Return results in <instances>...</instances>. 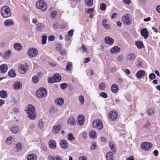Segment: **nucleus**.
<instances>
[{"label": "nucleus", "mask_w": 160, "mask_h": 160, "mask_svg": "<svg viewBox=\"0 0 160 160\" xmlns=\"http://www.w3.org/2000/svg\"><path fill=\"white\" fill-rule=\"evenodd\" d=\"M28 117L31 120H34L36 118L37 113L35 107L31 104H29L26 108Z\"/></svg>", "instance_id": "nucleus-1"}, {"label": "nucleus", "mask_w": 160, "mask_h": 160, "mask_svg": "<svg viewBox=\"0 0 160 160\" xmlns=\"http://www.w3.org/2000/svg\"><path fill=\"white\" fill-rule=\"evenodd\" d=\"M1 13L2 17L4 18L9 17L12 14L10 8L7 6L2 7L1 10Z\"/></svg>", "instance_id": "nucleus-2"}, {"label": "nucleus", "mask_w": 160, "mask_h": 160, "mask_svg": "<svg viewBox=\"0 0 160 160\" xmlns=\"http://www.w3.org/2000/svg\"><path fill=\"white\" fill-rule=\"evenodd\" d=\"M37 8L44 11L47 8V5L46 2L43 0H39L37 1L36 4Z\"/></svg>", "instance_id": "nucleus-3"}, {"label": "nucleus", "mask_w": 160, "mask_h": 160, "mask_svg": "<svg viewBox=\"0 0 160 160\" xmlns=\"http://www.w3.org/2000/svg\"><path fill=\"white\" fill-rule=\"evenodd\" d=\"M61 80V77L60 75L56 74L52 77L49 78L48 79V81L50 83H52L55 82H59Z\"/></svg>", "instance_id": "nucleus-4"}, {"label": "nucleus", "mask_w": 160, "mask_h": 160, "mask_svg": "<svg viewBox=\"0 0 160 160\" xmlns=\"http://www.w3.org/2000/svg\"><path fill=\"white\" fill-rule=\"evenodd\" d=\"M47 90L43 88L39 89L36 92V95L39 98L45 97L47 94Z\"/></svg>", "instance_id": "nucleus-5"}, {"label": "nucleus", "mask_w": 160, "mask_h": 160, "mask_svg": "<svg viewBox=\"0 0 160 160\" xmlns=\"http://www.w3.org/2000/svg\"><path fill=\"white\" fill-rule=\"evenodd\" d=\"M92 125L94 128H97L98 130L102 129L103 127V124L100 119L94 120L92 122Z\"/></svg>", "instance_id": "nucleus-6"}, {"label": "nucleus", "mask_w": 160, "mask_h": 160, "mask_svg": "<svg viewBox=\"0 0 160 160\" xmlns=\"http://www.w3.org/2000/svg\"><path fill=\"white\" fill-rule=\"evenodd\" d=\"M38 51L35 48H30L27 52V54L30 58H32L36 57L38 54Z\"/></svg>", "instance_id": "nucleus-7"}, {"label": "nucleus", "mask_w": 160, "mask_h": 160, "mask_svg": "<svg viewBox=\"0 0 160 160\" xmlns=\"http://www.w3.org/2000/svg\"><path fill=\"white\" fill-rule=\"evenodd\" d=\"M28 68L29 67L27 64L26 63L23 64H20L18 68V70L19 72L21 74H24L28 69Z\"/></svg>", "instance_id": "nucleus-8"}, {"label": "nucleus", "mask_w": 160, "mask_h": 160, "mask_svg": "<svg viewBox=\"0 0 160 160\" xmlns=\"http://www.w3.org/2000/svg\"><path fill=\"white\" fill-rule=\"evenodd\" d=\"M130 16V14L127 13L124 14L122 17V22L126 25H129L132 22L129 18Z\"/></svg>", "instance_id": "nucleus-9"}, {"label": "nucleus", "mask_w": 160, "mask_h": 160, "mask_svg": "<svg viewBox=\"0 0 160 160\" xmlns=\"http://www.w3.org/2000/svg\"><path fill=\"white\" fill-rule=\"evenodd\" d=\"M152 144L148 142H145L142 143L141 145V148L145 150L148 151L152 147Z\"/></svg>", "instance_id": "nucleus-10"}, {"label": "nucleus", "mask_w": 160, "mask_h": 160, "mask_svg": "<svg viewBox=\"0 0 160 160\" xmlns=\"http://www.w3.org/2000/svg\"><path fill=\"white\" fill-rule=\"evenodd\" d=\"M118 117V114L115 111L113 110L109 112V118L111 120L115 121L117 119Z\"/></svg>", "instance_id": "nucleus-11"}, {"label": "nucleus", "mask_w": 160, "mask_h": 160, "mask_svg": "<svg viewBox=\"0 0 160 160\" xmlns=\"http://www.w3.org/2000/svg\"><path fill=\"white\" fill-rule=\"evenodd\" d=\"M85 120V118L84 115L80 114L78 116L77 119V123L80 125L83 124Z\"/></svg>", "instance_id": "nucleus-12"}, {"label": "nucleus", "mask_w": 160, "mask_h": 160, "mask_svg": "<svg viewBox=\"0 0 160 160\" xmlns=\"http://www.w3.org/2000/svg\"><path fill=\"white\" fill-rule=\"evenodd\" d=\"M136 58V56L134 53H129L126 56V60L129 62H131L134 60Z\"/></svg>", "instance_id": "nucleus-13"}, {"label": "nucleus", "mask_w": 160, "mask_h": 160, "mask_svg": "<svg viewBox=\"0 0 160 160\" xmlns=\"http://www.w3.org/2000/svg\"><path fill=\"white\" fill-rule=\"evenodd\" d=\"M146 72L144 70H141L138 71L136 74V77L138 78H141L144 77Z\"/></svg>", "instance_id": "nucleus-14"}, {"label": "nucleus", "mask_w": 160, "mask_h": 160, "mask_svg": "<svg viewBox=\"0 0 160 160\" xmlns=\"http://www.w3.org/2000/svg\"><path fill=\"white\" fill-rule=\"evenodd\" d=\"M61 128V126L60 125H55L52 128V131L53 133L57 134L60 131Z\"/></svg>", "instance_id": "nucleus-15"}, {"label": "nucleus", "mask_w": 160, "mask_h": 160, "mask_svg": "<svg viewBox=\"0 0 160 160\" xmlns=\"http://www.w3.org/2000/svg\"><path fill=\"white\" fill-rule=\"evenodd\" d=\"M104 40L105 42L110 45H112L114 42L113 39L109 36L106 37Z\"/></svg>", "instance_id": "nucleus-16"}, {"label": "nucleus", "mask_w": 160, "mask_h": 160, "mask_svg": "<svg viewBox=\"0 0 160 160\" xmlns=\"http://www.w3.org/2000/svg\"><path fill=\"white\" fill-rule=\"evenodd\" d=\"M10 130L13 133L16 134L19 132L20 129L17 125H14L11 127Z\"/></svg>", "instance_id": "nucleus-17"}, {"label": "nucleus", "mask_w": 160, "mask_h": 160, "mask_svg": "<svg viewBox=\"0 0 160 160\" xmlns=\"http://www.w3.org/2000/svg\"><path fill=\"white\" fill-rule=\"evenodd\" d=\"M61 147L63 149H66L68 147V144L67 141L64 140H61L60 142Z\"/></svg>", "instance_id": "nucleus-18"}, {"label": "nucleus", "mask_w": 160, "mask_h": 160, "mask_svg": "<svg viewBox=\"0 0 160 160\" xmlns=\"http://www.w3.org/2000/svg\"><path fill=\"white\" fill-rule=\"evenodd\" d=\"M141 33L144 39H146L148 37V32L146 28H144L141 30Z\"/></svg>", "instance_id": "nucleus-19"}, {"label": "nucleus", "mask_w": 160, "mask_h": 160, "mask_svg": "<svg viewBox=\"0 0 160 160\" xmlns=\"http://www.w3.org/2000/svg\"><path fill=\"white\" fill-rule=\"evenodd\" d=\"M8 69V66L5 64H2L0 66V72L1 73H5Z\"/></svg>", "instance_id": "nucleus-20"}, {"label": "nucleus", "mask_w": 160, "mask_h": 160, "mask_svg": "<svg viewBox=\"0 0 160 160\" xmlns=\"http://www.w3.org/2000/svg\"><path fill=\"white\" fill-rule=\"evenodd\" d=\"M22 83L21 82H16L14 83L13 87L15 90H19L21 89L22 87Z\"/></svg>", "instance_id": "nucleus-21"}, {"label": "nucleus", "mask_w": 160, "mask_h": 160, "mask_svg": "<svg viewBox=\"0 0 160 160\" xmlns=\"http://www.w3.org/2000/svg\"><path fill=\"white\" fill-rule=\"evenodd\" d=\"M135 44L137 48L139 49H142L144 47V45L142 41H136Z\"/></svg>", "instance_id": "nucleus-22"}, {"label": "nucleus", "mask_w": 160, "mask_h": 160, "mask_svg": "<svg viewBox=\"0 0 160 160\" xmlns=\"http://www.w3.org/2000/svg\"><path fill=\"white\" fill-rule=\"evenodd\" d=\"M14 24V22L11 19H8L6 20L4 22V25L6 27H9L13 25Z\"/></svg>", "instance_id": "nucleus-23"}, {"label": "nucleus", "mask_w": 160, "mask_h": 160, "mask_svg": "<svg viewBox=\"0 0 160 160\" xmlns=\"http://www.w3.org/2000/svg\"><path fill=\"white\" fill-rule=\"evenodd\" d=\"M49 147L51 148L54 149L56 148V144L55 141L53 140H51L49 142Z\"/></svg>", "instance_id": "nucleus-24"}, {"label": "nucleus", "mask_w": 160, "mask_h": 160, "mask_svg": "<svg viewBox=\"0 0 160 160\" xmlns=\"http://www.w3.org/2000/svg\"><path fill=\"white\" fill-rule=\"evenodd\" d=\"M44 28V24L42 23H38L36 25V28L38 31H42L43 29Z\"/></svg>", "instance_id": "nucleus-25"}, {"label": "nucleus", "mask_w": 160, "mask_h": 160, "mask_svg": "<svg viewBox=\"0 0 160 160\" xmlns=\"http://www.w3.org/2000/svg\"><path fill=\"white\" fill-rule=\"evenodd\" d=\"M120 50V49L119 48L118 46H114L111 48L110 52L112 53L115 54L119 52Z\"/></svg>", "instance_id": "nucleus-26"}, {"label": "nucleus", "mask_w": 160, "mask_h": 160, "mask_svg": "<svg viewBox=\"0 0 160 160\" xmlns=\"http://www.w3.org/2000/svg\"><path fill=\"white\" fill-rule=\"evenodd\" d=\"M113 153L112 152H108L106 154L107 160H113Z\"/></svg>", "instance_id": "nucleus-27"}, {"label": "nucleus", "mask_w": 160, "mask_h": 160, "mask_svg": "<svg viewBox=\"0 0 160 160\" xmlns=\"http://www.w3.org/2000/svg\"><path fill=\"white\" fill-rule=\"evenodd\" d=\"M14 48L18 51H20L22 50V46L20 43H15L13 45Z\"/></svg>", "instance_id": "nucleus-28"}, {"label": "nucleus", "mask_w": 160, "mask_h": 160, "mask_svg": "<svg viewBox=\"0 0 160 160\" xmlns=\"http://www.w3.org/2000/svg\"><path fill=\"white\" fill-rule=\"evenodd\" d=\"M111 89L112 92L116 93L118 90V87L116 84H113L112 86Z\"/></svg>", "instance_id": "nucleus-29"}, {"label": "nucleus", "mask_w": 160, "mask_h": 160, "mask_svg": "<svg viewBox=\"0 0 160 160\" xmlns=\"http://www.w3.org/2000/svg\"><path fill=\"white\" fill-rule=\"evenodd\" d=\"M8 75L11 78H14L16 76L15 71L14 69H12L8 72Z\"/></svg>", "instance_id": "nucleus-30"}, {"label": "nucleus", "mask_w": 160, "mask_h": 160, "mask_svg": "<svg viewBox=\"0 0 160 160\" xmlns=\"http://www.w3.org/2000/svg\"><path fill=\"white\" fill-rule=\"evenodd\" d=\"M37 159L36 156L33 154H29L27 157L28 160H36Z\"/></svg>", "instance_id": "nucleus-31"}, {"label": "nucleus", "mask_w": 160, "mask_h": 160, "mask_svg": "<svg viewBox=\"0 0 160 160\" xmlns=\"http://www.w3.org/2000/svg\"><path fill=\"white\" fill-rule=\"evenodd\" d=\"M90 137L92 139H94L97 137V132L94 130L91 131L89 132Z\"/></svg>", "instance_id": "nucleus-32"}, {"label": "nucleus", "mask_w": 160, "mask_h": 160, "mask_svg": "<svg viewBox=\"0 0 160 160\" xmlns=\"http://www.w3.org/2000/svg\"><path fill=\"white\" fill-rule=\"evenodd\" d=\"M55 102L57 104L60 106H61L64 102V99L62 98H59L58 99H57V100L55 101Z\"/></svg>", "instance_id": "nucleus-33"}, {"label": "nucleus", "mask_w": 160, "mask_h": 160, "mask_svg": "<svg viewBox=\"0 0 160 160\" xmlns=\"http://www.w3.org/2000/svg\"><path fill=\"white\" fill-rule=\"evenodd\" d=\"M68 123L70 125H73L76 123V122L74 118L73 117H71L68 120Z\"/></svg>", "instance_id": "nucleus-34"}, {"label": "nucleus", "mask_w": 160, "mask_h": 160, "mask_svg": "<svg viewBox=\"0 0 160 160\" xmlns=\"http://www.w3.org/2000/svg\"><path fill=\"white\" fill-rule=\"evenodd\" d=\"M0 96L2 98H5L8 96L7 93L4 90H1L0 91Z\"/></svg>", "instance_id": "nucleus-35"}, {"label": "nucleus", "mask_w": 160, "mask_h": 160, "mask_svg": "<svg viewBox=\"0 0 160 160\" xmlns=\"http://www.w3.org/2000/svg\"><path fill=\"white\" fill-rule=\"evenodd\" d=\"M32 82L35 83H38L39 81L38 76V75H35L33 76L32 78Z\"/></svg>", "instance_id": "nucleus-36"}, {"label": "nucleus", "mask_w": 160, "mask_h": 160, "mask_svg": "<svg viewBox=\"0 0 160 160\" xmlns=\"http://www.w3.org/2000/svg\"><path fill=\"white\" fill-rule=\"evenodd\" d=\"M93 9L92 8L88 9L87 11V13L89 14V18H92L94 16L92 12H93Z\"/></svg>", "instance_id": "nucleus-37"}, {"label": "nucleus", "mask_w": 160, "mask_h": 160, "mask_svg": "<svg viewBox=\"0 0 160 160\" xmlns=\"http://www.w3.org/2000/svg\"><path fill=\"white\" fill-rule=\"evenodd\" d=\"M109 146L111 150L113 152H115L116 151V148L114 144L113 143L111 142L109 143Z\"/></svg>", "instance_id": "nucleus-38"}, {"label": "nucleus", "mask_w": 160, "mask_h": 160, "mask_svg": "<svg viewBox=\"0 0 160 160\" xmlns=\"http://www.w3.org/2000/svg\"><path fill=\"white\" fill-rule=\"evenodd\" d=\"M86 4L88 6L91 7L93 4V0H85Z\"/></svg>", "instance_id": "nucleus-39"}, {"label": "nucleus", "mask_w": 160, "mask_h": 160, "mask_svg": "<svg viewBox=\"0 0 160 160\" xmlns=\"http://www.w3.org/2000/svg\"><path fill=\"white\" fill-rule=\"evenodd\" d=\"M155 111V110L153 108H150L147 110L148 115V116L152 115Z\"/></svg>", "instance_id": "nucleus-40"}, {"label": "nucleus", "mask_w": 160, "mask_h": 160, "mask_svg": "<svg viewBox=\"0 0 160 160\" xmlns=\"http://www.w3.org/2000/svg\"><path fill=\"white\" fill-rule=\"evenodd\" d=\"M16 148L17 152H19L22 149V144L20 143H17L16 145Z\"/></svg>", "instance_id": "nucleus-41"}, {"label": "nucleus", "mask_w": 160, "mask_h": 160, "mask_svg": "<svg viewBox=\"0 0 160 160\" xmlns=\"http://www.w3.org/2000/svg\"><path fill=\"white\" fill-rule=\"evenodd\" d=\"M43 126V122L42 120H39L38 123V127L40 129H42Z\"/></svg>", "instance_id": "nucleus-42"}, {"label": "nucleus", "mask_w": 160, "mask_h": 160, "mask_svg": "<svg viewBox=\"0 0 160 160\" xmlns=\"http://www.w3.org/2000/svg\"><path fill=\"white\" fill-rule=\"evenodd\" d=\"M11 52L10 50H8L6 52L3 57L4 59H6L9 57V55L11 54Z\"/></svg>", "instance_id": "nucleus-43"}, {"label": "nucleus", "mask_w": 160, "mask_h": 160, "mask_svg": "<svg viewBox=\"0 0 160 160\" xmlns=\"http://www.w3.org/2000/svg\"><path fill=\"white\" fill-rule=\"evenodd\" d=\"M106 5L104 3H102L100 5V9L102 11H104L106 9Z\"/></svg>", "instance_id": "nucleus-44"}, {"label": "nucleus", "mask_w": 160, "mask_h": 160, "mask_svg": "<svg viewBox=\"0 0 160 160\" xmlns=\"http://www.w3.org/2000/svg\"><path fill=\"white\" fill-rule=\"evenodd\" d=\"M68 140L72 141L75 139V137L72 133H69L68 135Z\"/></svg>", "instance_id": "nucleus-45"}, {"label": "nucleus", "mask_w": 160, "mask_h": 160, "mask_svg": "<svg viewBox=\"0 0 160 160\" xmlns=\"http://www.w3.org/2000/svg\"><path fill=\"white\" fill-rule=\"evenodd\" d=\"M42 43L43 44H45L46 43L47 36L46 35H43L42 36Z\"/></svg>", "instance_id": "nucleus-46"}, {"label": "nucleus", "mask_w": 160, "mask_h": 160, "mask_svg": "<svg viewBox=\"0 0 160 160\" xmlns=\"http://www.w3.org/2000/svg\"><path fill=\"white\" fill-rule=\"evenodd\" d=\"M99 87L100 90H103L105 88L106 85L104 83L102 82L99 84Z\"/></svg>", "instance_id": "nucleus-47"}, {"label": "nucleus", "mask_w": 160, "mask_h": 160, "mask_svg": "<svg viewBox=\"0 0 160 160\" xmlns=\"http://www.w3.org/2000/svg\"><path fill=\"white\" fill-rule=\"evenodd\" d=\"M150 124V122L148 121H147L146 123L143 126V128L146 129H149Z\"/></svg>", "instance_id": "nucleus-48"}, {"label": "nucleus", "mask_w": 160, "mask_h": 160, "mask_svg": "<svg viewBox=\"0 0 160 160\" xmlns=\"http://www.w3.org/2000/svg\"><path fill=\"white\" fill-rule=\"evenodd\" d=\"M68 86V84L65 83L61 84L60 86L61 88L63 90L65 89Z\"/></svg>", "instance_id": "nucleus-49"}, {"label": "nucleus", "mask_w": 160, "mask_h": 160, "mask_svg": "<svg viewBox=\"0 0 160 160\" xmlns=\"http://www.w3.org/2000/svg\"><path fill=\"white\" fill-rule=\"evenodd\" d=\"M78 99L80 103L82 104H83L84 102V98L83 96L81 95L79 97Z\"/></svg>", "instance_id": "nucleus-50"}, {"label": "nucleus", "mask_w": 160, "mask_h": 160, "mask_svg": "<svg viewBox=\"0 0 160 160\" xmlns=\"http://www.w3.org/2000/svg\"><path fill=\"white\" fill-rule=\"evenodd\" d=\"M59 51L60 53L62 55H64L66 54L67 52L65 49L62 48L60 49Z\"/></svg>", "instance_id": "nucleus-51"}, {"label": "nucleus", "mask_w": 160, "mask_h": 160, "mask_svg": "<svg viewBox=\"0 0 160 160\" xmlns=\"http://www.w3.org/2000/svg\"><path fill=\"white\" fill-rule=\"evenodd\" d=\"M6 142L8 144H10L12 142V138L11 137L8 138L6 141Z\"/></svg>", "instance_id": "nucleus-52"}, {"label": "nucleus", "mask_w": 160, "mask_h": 160, "mask_svg": "<svg viewBox=\"0 0 160 160\" xmlns=\"http://www.w3.org/2000/svg\"><path fill=\"white\" fill-rule=\"evenodd\" d=\"M56 14V12L55 11H52L50 14V17L52 18H55Z\"/></svg>", "instance_id": "nucleus-53"}, {"label": "nucleus", "mask_w": 160, "mask_h": 160, "mask_svg": "<svg viewBox=\"0 0 160 160\" xmlns=\"http://www.w3.org/2000/svg\"><path fill=\"white\" fill-rule=\"evenodd\" d=\"M118 62H122L123 61V56L122 55L119 56L117 58Z\"/></svg>", "instance_id": "nucleus-54"}, {"label": "nucleus", "mask_w": 160, "mask_h": 160, "mask_svg": "<svg viewBox=\"0 0 160 160\" xmlns=\"http://www.w3.org/2000/svg\"><path fill=\"white\" fill-rule=\"evenodd\" d=\"M48 160H55L56 156H52L49 155L48 157Z\"/></svg>", "instance_id": "nucleus-55"}, {"label": "nucleus", "mask_w": 160, "mask_h": 160, "mask_svg": "<svg viewBox=\"0 0 160 160\" xmlns=\"http://www.w3.org/2000/svg\"><path fill=\"white\" fill-rule=\"evenodd\" d=\"M72 67V65L70 63H68L66 67V69L68 71L71 70V68Z\"/></svg>", "instance_id": "nucleus-56"}, {"label": "nucleus", "mask_w": 160, "mask_h": 160, "mask_svg": "<svg viewBox=\"0 0 160 160\" xmlns=\"http://www.w3.org/2000/svg\"><path fill=\"white\" fill-rule=\"evenodd\" d=\"M100 95L101 97L104 98H106L108 97L107 93L104 92H101L100 94Z\"/></svg>", "instance_id": "nucleus-57"}, {"label": "nucleus", "mask_w": 160, "mask_h": 160, "mask_svg": "<svg viewBox=\"0 0 160 160\" xmlns=\"http://www.w3.org/2000/svg\"><path fill=\"white\" fill-rule=\"evenodd\" d=\"M155 77L156 75L154 73H151L149 75V78L150 79H153Z\"/></svg>", "instance_id": "nucleus-58"}, {"label": "nucleus", "mask_w": 160, "mask_h": 160, "mask_svg": "<svg viewBox=\"0 0 160 160\" xmlns=\"http://www.w3.org/2000/svg\"><path fill=\"white\" fill-rule=\"evenodd\" d=\"M102 25L106 29H109L111 28L110 25L107 23H104Z\"/></svg>", "instance_id": "nucleus-59"}, {"label": "nucleus", "mask_w": 160, "mask_h": 160, "mask_svg": "<svg viewBox=\"0 0 160 160\" xmlns=\"http://www.w3.org/2000/svg\"><path fill=\"white\" fill-rule=\"evenodd\" d=\"M96 148V144L95 142H92V146L91 149L92 150L95 149Z\"/></svg>", "instance_id": "nucleus-60"}, {"label": "nucleus", "mask_w": 160, "mask_h": 160, "mask_svg": "<svg viewBox=\"0 0 160 160\" xmlns=\"http://www.w3.org/2000/svg\"><path fill=\"white\" fill-rule=\"evenodd\" d=\"M79 160H87V158L85 156H80L79 158Z\"/></svg>", "instance_id": "nucleus-61"}, {"label": "nucleus", "mask_w": 160, "mask_h": 160, "mask_svg": "<svg viewBox=\"0 0 160 160\" xmlns=\"http://www.w3.org/2000/svg\"><path fill=\"white\" fill-rule=\"evenodd\" d=\"M74 30L73 29H71L68 32V35L70 36H72L73 35Z\"/></svg>", "instance_id": "nucleus-62"}, {"label": "nucleus", "mask_w": 160, "mask_h": 160, "mask_svg": "<svg viewBox=\"0 0 160 160\" xmlns=\"http://www.w3.org/2000/svg\"><path fill=\"white\" fill-rule=\"evenodd\" d=\"M55 39V37L54 36L51 35L48 37V40L50 41H53Z\"/></svg>", "instance_id": "nucleus-63"}, {"label": "nucleus", "mask_w": 160, "mask_h": 160, "mask_svg": "<svg viewBox=\"0 0 160 160\" xmlns=\"http://www.w3.org/2000/svg\"><path fill=\"white\" fill-rule=\"evenodd\" d=\"M55 160H63L62 158L59 155H56Z\"/></svg>", "instance_id": "nucleus-64"}]
</instances>
